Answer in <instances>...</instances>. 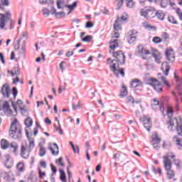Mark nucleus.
Returning a JSON list of instances; mask_svg holds the SVG:
<instances>
[{
	"mask_svg": "<svg viewBox=\"0 0 182 182\" xmlns=\"http://www.w3.org/2000/svg\"><path fill=\"white\" fill-rule=\"evenodd\" d=\"M14 28H15V21H14V20H11L10 21V29H14Z\"/></svg>",
	"mask_w": 182,
	"mask_h": 182,
	"instance_id": "56",
	"label": "nucleus"
},
{
	"mask_svg": "<svg viewBox=\"0 0 182 182\" xmlns=\"http://www.w3.org/2000/svg\"><path fill=\"white\" fill-rule=\"evenodd\" d=\"M28 149V145L26 144V143L22 144L21 146V156L23 159H28V157H29V153H31V151H27Z\"/></svg>",
	"mask_w": 182,
	"mask_h": 182,
	"instance_id": "8",
	"label": "nucleus"
},
{
	"mask_svg": "<svg viewBox=\"0 0 182 182\" xmlns=\"http://www.w3.org/2000/svg\"><path fill=\"white\" fill-rule=\"evenodd\" d=\"M14 72H15L16 76H19V75H21V73H19V69L18 68H15Z\"/></svg>",
	"mask_w": 182,
	"mask_h": 182,
	"instance_id": "63",
	"label": "nucleus"
},
{
	"mask_svg": "<svg viewBox=\"0 0 182 182\" xmlns=\"http://www.w3.org/2000/svg\"><path fill=\"white\" fill-rule=\"evenodd\" d=\"M176 14L178 15V18L180 19V21H182V12H181V10L180 9H176Z\"/></svg>",
	"mask_w": 182,
	"mask_h": 182,
	"instance_id": "43",
	"label": "nucleus"
},
{
	"mask_svg": "<svg viewBox=\"0 0 182 182\" xmlns=\"http://www.w3.org/2000/svg\"><path fill=\"white\" fill-rule=\"evenodd\" d=\"M6 159L4 164L5 167H6V168H11V167L14 166V159H12L9 155H6Z\"/></svg>",
	"mask_w": 182,
	"mask_h": 182,
	"instance_id": "13",
	"label": "nucleus"
},
{
	"mask_svg": "<svg viewBox=\"0 0 182 182\" xmlns=\"http://www.w3.org/2000/svg\"><path fill=\"white\" fill-rule=\"evenodd\" d=\"M50 167L53 171V174L51 176H55V174H56L58 172V169L56 168V166H54L52 164H50Z\"/></svg>",
	"mask_w": 182,
	"mask_h": 182,
	"instance_id": "48",
	"label": "nucleus"
},
{
	"mask_svg": "<svg viewBox=\"0 0 182 182\" xmlns=\"http://www.w3.org/2000/svg\"><path fill=\"white\" fill-rule=\"evenodd\" d=\"M155 16H156L157 19H159V21H164V18H166V14H164L162 11L158 10L155 13Z\"/></svg>",
	"mask_w": 182,
	"mask_h": 182,
	"instance_id": "18",
	"label": "nucleus"
},
{
	"mask_svg": "<svg viewBox=\"0 0 182 182\" xmlns=\"http://www.w3.org/2000/svg\"><path fill=\"white\" fill-rule=\"evenodd\" d=\"M33 124V121L30 117L26 119L24 121V124H26L27 127L32 126Z\"/></svg>",
	"mask_w": 182,
	"mask_h": 182,
	"instance_id": "30",
	"label": "nucleus"
},
{
	"mask_svg": "<svg viewBox=\"0 0 182 182\" xmlns=\"http://www.w3.org/2000/svg\"><path fill=\"white\" fill-rule=\"evenodd\" d=\"M165 157H168V159L169 157L173 159L175 166H176V167H180V160L176 159V155H174V154H170L169 155L166 156Z\"/></svg>",
	"mask_w": 182,
	"mask_h": 182,
	"instance_id": "20",
	"label": "nucleus"
},
{
	"mask_svg": "<svg viewBox=\"0 0 182 182\" xmlns=\"http://www.w3.org/2000/svg\"><path fill=\"white\" fill-rule=\"evenodd\" d=\"M9 142L6 139H2L1 141V147L3 150H6L9 147Z\"/></svg>",
	"mask_w": 182,
	"mask_h": 182,
	"instance_id": "21",
	"label": "nucleus"
},
{
	"mask_svg": "<svg viewBox=\"0 0 182 182\" xmlns=\"http://www.w3.org/2000/svg\"><path fill=\"white\" fill-rule=\"evenodd\" d=\"M73 51H68L66 53L65 56H67V58H70V56H73Z\"/></svg>",
	"mask_w": 182,
	"mask_h": 182,
	"instance_id": "60",
	"label": "nucleus"
},
{
	"mask_svg": "<svg viewBox=\"0 0 182 182\" xmlns=\"http://www.w3.org/2000/svg\"><path fill=\"white\" fill-rule=\"evenodd\" d=\"M0 60L2 62L3 65H5V58L2 53H0Z\"/></svg>",
	"mask_w": 182,
	"mask_h": 182,
	"instance_id": "55",
	"label": "nucleus"
},
{
	"mask_svg": "<svg viewBox=\"0 0 182 182\" xmlns=\"http://www.w3.org/2000/svg\"><path fill=\"white\" fill-rule=\"evenodd\" d=\"M16 168L20 173H23L25 171V164L22 162H18L16 165Z\"/></svg>",
	"mask_w": 182,
	"mask_h": 182,
	"instance_id": "23",
	"label": "nucleus"
},
{
	"mask_svg": "<svg viewBox=\"0 0 182 182\" xmlns=\"http://www.w3.org/2000/svg\"><path fill=\"white\" fill-rule=\"evenodd\" d=\"M35 147V142L33 141H31L29 143V151H32L33 148Z\"/></svg>",
	"mask_w": 182,
	"mask_h": 182,
	"instance_id": "49",
	"label": "nucleus"
},
{
	"mask_svg": "<svg viewBox=\"0 0 182 182\" xmlns=\"http://www.w3.org/2000/svg\"><path fill=\"white\" fill-rule=\"evenodd\" d=\"M0 28L4 29L6 25V21L12 16L11 11H6L5 14H0Z\"/></svg>",
	"mask_w": 182,
	"mask_h": 182,
	"instance_id": "5",
	"label": "nucleus"
},
{
	"mask_svg": "<svg viewBox=\"0 0 182 182\" xmlns=\"http://www.w3.org/2000/svg\"><path fill=\"white\" fill-rule=\"evenodd\" d=\"M53 147H54V149H53V148H52V146H49V149L50 150V151L53 156H58L59 154V146H58V144L54 143Z\"/></svg>",
	"mask_w": 182,
	"mask_h": 182,
	"instance_id": "16",
	"label": "nucleus"
},
{
	"mask_svg": "<svg viewBox=\"0 0 182 182\" xmlns=\"http://www.w3.org/2000/svg\"><path fill=\"white\" fill-rule=\"evenodd\" d=\"M142 120L144 122V127L147 130V132H150V129H151V121L150 120V118L144 116L142 118Z\"/></svg>",
	"mask_w": 182,
	"mask_h": 182,
	"instance_id": "10",
	"label": "nucleus"
},
{
	"mask_svg": "<svg viewBox=\"0 0 182 182\" xmlns=\"http://www.w3.org/2000/svg\"><path fill=\"white\" fill-rule=\"evenodd\" d=\"M168 5V0H161V8H167Z\"/></svg>",
	"mask_w": 182,
	"mask_h": 182,
	"instance_id": "38",
	"label": "nucleus"
},
{
	"mask_svg": "<svg viewBox=\"0 0 182 182\" xmlns=\"http://www.w3.org/2000/svg\"><path fill=\"white\" fill-rule=\"evenodd\" d=\"M0 182H11V180L8 178H4L2 181L0 180Z\"/></svg>",
	"mask_w": 182,
	"mask_h": 182,
	"instance_id": "64",
	"label": "nucleus"
},
{
	"mask_svg": "<svg viewBox=\"0 0 182 182\" xmlns=\"http://www.w3.org/2000/svg\"><path fill=\"white\" fill-rule=\"evenodd\" d=\"M158 76L159 79H161V80L164 82V84L165 85V86H167V87H170V84H168V81H167V79H166L164 76H162L161 73H159Z\"/></svg>",
	"mask_w": 182,
	"mask_h": 182,
	"instance_id": "25",
	"label": "nucleus"
},
{
	"mask_svg": "<svg viewBox=\"0 0 182 182\" xmlns=\"http://www.w3.org/2000/svg\"><path fill=\"white\" fill-rule=\"evenodd\" d=\"M56 121L58 122V127H56V124H54V129L56 130V132H59L60 134H63V130H62V128L60 127V122H59V120H58V118H55Z\"/></svg>",
	"mask_w": 182,
	"mask_h": 182,
	"instance_id": "28",
	"label": "nucleus"
},
{
	"mask_svg": "<svg viewBox=\"0 0 182 182\" xmlns=\"http://www.w3.org/2000/svg\"><path fill=\"white\" fill-rule=\"evenodd\" d=\"M40 165L41 167H43V168H46V162L45 161H40Z\"/></svg>",
	"mask_w": 182,
	"mask_h": 182,
	"instance_id": "58",
	"label": "nucleus"
},
{
	"mask_svg": "<svg viewBox=\"0 0 182 182\" xmlns=\"http://www.w3.org/2000/svg\"><path fill=\"white\" fill-rule=\"evenodd\" d=\"M9 136L14 140H21L22 137V127L18 124L16 119L11 124Z\"/></svg>",
	"mask_w": 182,
	"mask_h": 182,
	"instance_id": "2",
	"label": "nucleus"
},
{
	"mask_svg": "<svg viewBox=\"0 0 182 182\" xmlns=\"http://www.w3.org/2000/svg\"><path fill=\"white\" fill-rule=\"evenodd\" d=\"M137 54L139 56H144V55H150V51L149 50H146L143 46L139 45L138 47Z\"/></svg>",
	"mask_w": 182,
	"mask_h": 182,
	"instance_id": "11",
	"label": "nucleus"
},
{
	"mask_svg": "<svg viewBox=\"0 0 182 182\" xmlns=\"http://www.w3.org/2000/svg\"><path fill=\"white\" fill-rule=\"evenodd\" d=\"M12 95L14 97H16V96H18V89H16V87H14L12 88Z\"/></svg>",
	"mask_w": 182,
	"mask_h": 182,
	"instance_id": "46",
	"label": "nucleus"
},
{
	"mask_svg": "<svg viewBox=\"0 0 182 182\" xmlns=\"http://www.w3.org/2000/svg\"><path fill=\"white\" fill-rule=\"evenodd\" d=\"M157 10L153 7H149V9H141L140 11L141 16L146 18L147 19L151 18H156V12Z\"/></svg>",
	"mask_w": 182,
	"mask_h": 182,
	"instance_id": "3",
	"label": "nucleus"
},
{
	"mask_svg": "<svg viewBox=\"0 0 182 182\" xmlns=\"http://www.w3.org/2000/svg\"><path fill=\"white\" fill-rule=\"evenodd\" d=\"M93 23L91 21H87L85 24V28H93Z\"/></svg>",
	"mask_w": 182,
	"mask_h": 182,
	"instance_id": "52",
	"label": "nucleus"
},
{
	"mask_svg": "<svg viewBox=\"0 0 182 182\" xmlns=\"http://www.w3.org/2000/svg\"><path fill=\"white\" fill-rule=\"evenodd\" d=\"M9 147L13 151V153H14V154H15V156H16V154H18V148L19 147V145H18V143L13 141L10 144Z\"/></svg>",
	"mask_w": 182,
	"mask_h": 182,
	"instance_id": "15",
	"label": "nucleus"
},
{
	"mask_svg": "<svg viewBox=\"0 0 182 182\" xmlns=\"http://www.w3.org/2000/svg\"><path fill=\"white\" fill-rule=\"evenodd\" d=\"M152 42H154V43H161V42H163V40H161L160 37L156 36L153 38Z\"/></svg>",
	"mask_w": 182,
	"mask_h": 182,
	"instance_id": "40",
	"label": "nucleus"
},
{
	"mask_svg": "<svg viewBox=\"0 0 182 182\" xmlns=\"http://www.w3.org/2000/svg\"><path fill=\"white\" fill-rule=\"evenodd\" d=\"M151 109H153V110H156L157 109H159L161 114H163V116H166V114H164V106L160 105V102H159V100H156V99L153 100V102L151 104Z\"/></svg>",
	"mask_w": 182,
	"mask_h": 182,
	"instance_id": "7",
	"label": "nucleus"
},
{
	"mask_svg": "<svg viewBox=\"0 0 182 182\" xmlns=\"http://www.w3.org/2000/svg\"><path fill=\"white\" fill-rule=\"evenodd\" d=\"M50 14V12H49V9H43V16H49V14Z\"/></svg>",
	"mask_w": 182,
	"mask_h": 182,
	"instance_id": "47",
	"label": "nucleus"
},
{
	"mask_svg": "<svg viewBox=\"0 0 182 182\" xmlns=\"http://www.w3.org/2000/svg\"><path fill=\"white\" fill-rule=\"evenodd\" d=\"M127 14L124 13L121 18V21H123V22H127Z\"/></svg>",
	"mask_w": 182,
	"mask_h": 182,
	"instance_id": "50",
	"label": "nucleus"
},
{
	"mask_svg": "<svg viewBox=\"0 0 182 182\" xmlns=\"http://www.w3.org/2000/svg\"><path fill=\"white\" fill-rule=\"evenodd\" d=\"M152 56L155 59V62H156V63H161V61L160 60L161 59L160 53L157 51V50H154V52L152 53Z\"/></svg>",
	"mask_w": 182,
	"mask_h": 182,
	"instance_id": "17",
	"label": "nucleus"
},
{
	"mask_svg": "<svg viewBox=\"0 0 182 182\" xmlns=\"http://www.w3.org/2000/svg\"><path fill=\"white\" fill-rule=\"evenodd\" d=\"M1 93L3 95V97H6V99H9L11 97V87L9 84H4L1 89Z\"/></svg>",
	"mask_w": 182,
	"mask_h": 182,
	"instance_id": "6",
	"label": "nucleus"
},
{
	"mask_svg": "<svg viewBox=\"0 0 182 182\" xmlns=\"http://www.w3.org/2000/svg\"><path fill=\"white\" fill-rule=\"evenodd\" d=\"M164 168L167 171L169 180H171V178H174L175 176L174 172L171 170V161L168 156H164Z\"/></svg>",
	"mask_w": 182,
	"mask_h": 182,
	"instance_id": "4",
	"label": "nucleus"
},
{
	"mask_svg": "<svg viewBox=\"0 0 182 182\" xmlns=\"http://www.w3.org/2000/svg\"><path fill=\"white\" fill-rule=\"evenodd\" d=\"M114 29L115 31H120L122 29V27L120 26V24H119V19L117 18L114 23Z\"/></svg>",
	"mask_w": 182,
	"mask_h": 182,
	"instance_id": "31",
	"label": "nucleus"
},
{
	"mask_svg": "<svg viewBox=\"0 0 182 182\" xmlns=\"http://www.w3.org/2000/svg\"><path fill=\"white\" fill-rule=\"evenodd\" d=\"M66 13L65 12H57L55 13V16L57 18H63V16H65Z\"/></svg>",
	"mask_w": 182,
	"mask_h": 182,
	"instance_id": "44",
	"label": "nucleus"
},
{
	"mask_svg": "<svg viewBox=\"0 0 182 182\" xmlns=\"http://www.w3.org/2000/svg\"><path fill=\"white\" fill-rule=\"evenodd\" d=\"M46 154V150L45 149V148L41 147L39 151V156H41V157H43V156H45Z\"/></svg>",
	"mask_w": 182,
	"mask_h": 182,
	"instance_id": "41",
	"label": "nucleus"
},
{
	"mask_svg": "<svg viewBox=\"0 0 182 182\" xmlns=\"http://www.w3.org/2000/svg\"><path fill=\"white\" fill-rule=\"evenodd\" d=\"M117 6H118V9H120V8H122V6H123V0H120L118 2Z\"/></svg>",
	"mask_w": 182,
	"mask_h": 182,
	"instance_id": "62",
	"label": "nucleus"
},
{
	"mask_svg": "<svg viewBox=\"0 0 182 182\" xmlns=\"http://www.w3.org/2000/svg\"><path fill=\"white\" fill-rule=\"evenodd\" d=\"M112 56L115 59L112 60L110 62L112 64L109 65V68L112 72H113L116 77H119V74H120L122 77H124V68H119L120 66L119 62L121 65H124V63H126V55L122 50H118L114 51Z\"/></svg>",
	"mask_w": 182,
	"mask_h": 182,
	"instance_id": "1",
	"label": "nucleus"
},
{
	"mask_svg": "<svg viewBox=\"0 0 182 182\" xmlns=\"http://www.w3.org/2000/svg\"><path fill=\"white\" fill-rule=\"evenodd\" d=\"M161 38H163L164 41H168V39H169L168 33H167L166 32L162 33Z\"/></svg>",
	"mask_w": 182,
	"mask_h": 182,
	"instance_id": "45",
	"label": "nucleus"
},
{
	"mask_svg": "<svg viewBox=\"0 0 182 182\" xmlns=\"http://www.w3.org/2000/svg\"><path fill=\"white\" fill-rule=\"evenodd\" d=\"M134 1H133V0H128V1H127V8H134Z\"/></svg>",
	"mask_w": 182,
	"mask_h": 182,
	"instance_id": "39",
	"label": "nucleus"
},
{
	"mask_svg": "<svg viewBox=\"0 0 182 182\" xmlns=\"http://www.w3.org/2000/svg\"><path fill=\"white\" fill-rule=\"evenodd\" d=\"M93 39V36L87 35L85 37L82 38V42H90Z\"/></svg>",
	"mask_w": 182,
	"mask_h": 182,
	"instance_id": "34",
	"label": "nucleus"
},
{
	"mask_svg": "<svg viewBox=\"0 0 182 182\" xmlns=\"http://www.w3.org/2000/svg\"><path fill=\"white\" fill-rule=\"evenodd\" d=\"M160 141H161V139L159 137V135L157 134H153L151 140V144H156L160 143Z\"/></svg>",
	"mask_w": 182,
	"mask_h": 182,
	"instance_id": "19",
	"label": "nucleus"
},
{
	"mask_svg": "<svg viewBox=\"0 0 182 182\" xmlns=\"http://www.w3.org/2000/svg\"><path fill=\"white\" fill-rule=\"evenodd\" d=\"M122 88L124 89V90L121 91L120 96L122 97H124V96H127V88H126V85H123Z\"/></svg>",
	"mask_w": 182,
	"mask_h": 182,
	"instance_id": "35",
	"label": "nucleus"
},
{
	"mask_svg": "<svg viewBox=\"0 0 182 182\" xmlns=\"http://www.w3.org/2000/svg\"><path fill=\"white\" fill-rule=\"evenodd\" d=\"M38 173L40 178H43V176H46V172H42L41 168H39Z\"/></svg>",
	"mask_w": 182,
	"mask_h": 182,
	"instance_id": "51",
	"label": "nucleus"
},
{
	"mask_svg": "<svg viewBox=\"0 0 182 182\" xmlns=\"http://www.w3.org/2000/svg\"><path fill=\"white\" fill-rule=\"evenodd\" d=\"M114 160H119L120 159V154H113Z\"/></svg>",
	"mask_w": 182,
	"mask_h": 182,
	"instance_id": "53",
	"label": "nucleus"
},
{
	"mask_svg": "<svg viewBox=\"0 0 182 182\" xmlns=\"http://www.w3.org/2000/svg\"><path fill=\"white\" fill-rule=\"evenodd\" d=\"M127 103H134V99L132 96H128L126 97Z\"/></svg>",
	"mask_w": 182,
	"mask_h": 182,
	"instance_id": "42",
	"label": "nucleus"
},
{
	"mask_svg": "<svg viewBox=\"0 0 182 182\" xmlns=\"http://www.w3.org/2000/svg\"><path fill=\"white\" fill-rule=\"evenodd\" d=\"M174 77L176 79V81L178 83H182V80H180V78L178 77V76H177V75H176V73H174Z\"/></svg>",
	"mask_w": 182,
	"mask_h": 182,
	"instance_id": "57",
	"label": "nucleus"
},
{
	"mask_svg": "<svg viewBox=\"0 0 182 182\" xmlns=\"http://www.w3.org/2000/svg\"><path fill=\"white\" fill-rule=\"evenodd\" d=\"M109 48L112 50H114L116 48H119V43H117V40H114L109 42Z\"/></svg>",
	"mask_w": 182,
	"mask_h": 182,
	"instance_id": "24",
	"label": "nucleus"
},
{
	"mask_svg": "<svg viewBox=\"0 0 182 182\" xmlns=\"http://www.w3.org/2000/svg\"><path fill=\"white\" fill-rule=\"evenodd\" d=\"M11 109V107L9 106V102L6 101L3 105V110L4 112H8Z\"/></svg>",
	"mask_w": 182,
	"mask_h": 182,
	"instance_id": "33",
	"label": "nucleus"
},
{
	"mask_svg": "<svg viewBox=\"0 0 182 182\" xmlns=\"http://www.w3.org/2000/svg\"><path fill=\"white\" fill-rule=\"evenodd\" d=\"M154 90H156V92H163V87H161V83H159L158 85H156V86H154Z\"/></svg>",
	"mask_w": 182,
	"mask_h": 182,
	"instance_id": "37",
	"label": "nucleus"
},
{
	"mask_svg": "<svg viewBox=\"0 0 182 182\" xmlns=\"http://www.w3.org/2000/svg\"><path fill=\"white\" fill-rule=\"evenodd\" d=\"M161 70H163L165 76H168V73L170 72V65H168V63H163Z\"/></svg>",
	"mask_w": 182,
	"mask_h": 182,
	"instance_id": "14",
	"label": "nucleus"
},
{
	"mask_svg": "<svg viewBox=\"0 0 182 182\" xmlns=\"http://www.w3.org/2000/svg\"><path fill=\"white\" fill-rule=\"evenodd\" d=\"M65 8H68V9H70V11L68 12L69 15V14H70L72 11H74L75 8L77 6V1H75L72 5H65Z\"/></svg>",
	"mask_w": 182,
	"mask_h": 182,
	"instance_id": "26",
	"label": "nucleus"
},
{
	"mask_svg": "<svg viewBox=\"0 0 182 182\" xmlns=\"http://www.w3.org/2000/svg\"><path fill=\"white\" fill-rule=\"evenodd\" d=\"M76 109H80V102H78L77 107L75 106V104H73V109L76 110Z\"/></svg>",
	"mask_w": 182,
	"mask_h": 182,
	"instance_id": "54",
	"label": "nucleus"
},
{
	"mask_svg": "<svg viewBox=\"0 0 182 182\" xmlns=\"http://www.w3.org/2000/svg\"><path fill=\"white\" fill-rule=\"evenodd\" d=\"M134 33L133 32H132V34L129 35L127 36V41H128V43H133V42L136 41V39H137V36H133Z\"/></svg>",
	"mask_w": 182,
	"mask_h": 182,
	"instance_id": "22",
	"label": "nucleus"
},
{
	"mask_svg": "<svg viewBox=\"0 0 182 182\" xmlns=\"http://www.w3.org/2000/svg\"><path fill=\"white\" fill-rule=\"evenodd\" d=\"M60 178L61 181L66 182V173H65V171H63V169H60Z\"/></svg>",
	"mask_w": 182,
	"mask_h": 182,
	"instance_id": "29",
	"label": "nucleus"
},
{
	"mask_svg": "<svg viewBox=\"0 0 182 182\" xmlns=\"http://www.w3.org/2000/svg\"><path fill=\"white\" fill-rule=\"evenodd\" d=\"M45 123L46 124L50 125L52 124V121H50V119H49V118L47 117L45 119Z\"/></svg>",
	"mask_w": 182,
	"mask_h": 182,
	"instance_id": "61",
	"label": "nucleus"
},
{
	"mask_svg": "<svg viewBox=\"0 0 182 182\" xmlns=\"http://www.w3.org/2000/svg\"><path fill=\"white\" fill-rule=\"evenodd\" d=\"M0 9H4V6H9V0H0Z\"/></svg>",
	"mask_w": 182,
	"mask_h": 182,
	"instance_id": "27",
	"label": "nucleus"
},
{
	"mask_svg": "<svg viewBox=\"0 0 182 182\" xmlns=\"http://www.w3.org/2000/svg\"><path fill=\"white\" fill-rule=\"evenodd\" d=\"M63 65H65V61H62L60 63V69L61 72H63V70H65V68H63Z\"/></svg>",
	"mask_w": 182,
	"mask_h": 182,
	"instance_id": "59",
	"label": "nucleus"
},
{
	"mask_svg": "<svg viewBox=\"0 0 182 182\" xmlns=\"http://www.w3.org/2000/svg\"><path fill=\"white\" fill-rule=\"evenodd\" d=\"M168 21L171 23H173V25H177V20H176V18H174V17L173 16H168Z\"/></svg>",
	"mask_w": 182,
	"mask_h": 182,
	"instance_id": "36",
	"label": "nucleus"
},
{
	"mask_svg": "<svg viewBox=\"0 0 182 182\" xmlns=\"http://www.w3.org/2000/svg\"><path fill=\"white\" fill-rule=\"evenodd\" d=\"M165 55L167 60L171 62V63L176 60V56L174 55V50H173V49H166Z\"/></svg>",
	"mask_w": 182,
	"mask_h": 182,
	"instance_id": "9",
	"label": "nucleus"
},
{
	"mask_svg": "<svg viewBox=\"0 0 182 182\" xmlns=\"http://www.w3.org/2000/svg\"><path fill=\"white\" fill-rule=\"evenodd\" d=\"M26 41H23V44L21 46V49L18 50V53H20V55H23V53H25L26 50V48L25 47V43H26Z\"/></svg>",
	"mask_w": 182,
	"mask_h": 182,
	"instance_id": "32",
	"label": "nucleus"
},
{
	"mask_svg": "<svg viewBox=\"0 0 182 182\" xmlns=\"http://www.w3.org/2000/svg\"><path fill=\"white\" fill-rule=\"evenodd\" d=\"M131 87H141L143 86V82L141 80L134 78L131 81Z\"/></svg>",
	"mask_w": 182,
	"mask_h": 182,
	"instance_id": "12",
	"label": "nucleus"
}]
</instances>
